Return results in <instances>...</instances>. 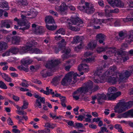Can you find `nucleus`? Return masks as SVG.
I'll return each mask as SVG.
<instances>
[{"label": "nucleus", "mask_w": 133, "mask_h": 133, "mask_svg": "<svg viewBox=\"0 0 133 133\" xmlns=\"http://www.w3.org/2000/svg\"><path fill=\"white\" fill-rule=\"evenodd\" d=\"M104 72L102 69H98L94 73V76H95V78H97V79H95L94 82L96 83H102L105 80L109 83L114 84L118 81H122L119 76L118 75L119 73L115 75H112V76H111L105 74L104 76V75H103Z\"/></svg>", "instance_id": "nucleus-1"}, {"label": "nucleus", "mask_w": 133, "mask_h": 133, "mask_svg": "<svg viewBox=\"0 0 133 133\" xmlns=\"http://www.w3.org/2000/svg\"><path fill=\"white\" fill-rule=\"evenodd\" d=\"M92 87V82L90 81H88L84 84L82 87L79 88L74 92L72 94L73 98L76 100H78L82 93L85 94L91 91Z\"/></svg>", "instance_id": "nucleus-2"}, {"label": "nucleus", "mask_w": 133, "mask_h": 133, "mask_svg": "<svg viewBox=\"0 0 133 133\" xmlns=\"http://www.w3.org/2000/svg\"><path fill=\"white\" fill-rule=\"evenodd\" d=\"M35 11L33 8H31L30 9L29 11H22L21 14L22 19L15 18L14 19V21L16 22L18 25H29V23L25 18H26V16H30L32 15L33 17L34 18L37 14V13Z\"/></svg>", "instance_id": "nucleus-3"}, {"label": "nucleus", "mask_w": 133, "mask_h": 133, "mask_svg": "<svg viewBox=\"0 0 133 133\" xmlns=\"http://www.w3.org/2000/svg\"><path fill=\"white\" fill-rule=\"evenodd\" d=\"M133 105V101L128 102H121L118 103L114 108L115 112L120 113L130 108Z\"/></svg>", "instance_id": "nucleus-4"}, {"label": "nucleus", "mask_w": 133, "mask_h": 133, "mask_svg": "<svg viewBox=\"0 0 133 133\" xmlns=\"http://www.w3.org/2000/svg\"><path fill=\"white\" fill-rule=\"evenodd\" d=\"M78 15L76 13L72 15L70 19H67V22L69 25H79L83 23V21L79 18Z\"/></svg>", "instance_id": "nucleus-5"}, {"label": "nucleus", "mask_w": 133, "mask_h": 133, "mask_svg": "<svg viewBox=\"0 0 133 133\" xmlns=\"http://www.w3.org/2000/svg\"><path fill=\"white\" fill-rule=\"evenodd\" d=\"M68 7L71 10L74 11L76 9L74 6L72 5L68 6L64 3H62L61 5L59 6L56 5L55 8L56 11L60 12L62 15H64L66 14L65 11L67 9Z\"/></svg>", "instance_id": "nucleus-6"}, {"label": "nucleus", "mask_w": 133, "mask_h": 133, "mask_svg": "<svg viewBox=\"0 0 133 133\" xmlns=\"http://www.w3.org/2000/svg\"><path fill=\"white\" fill-rule=\"evenodd\" d=\"M60 63V61L58 59L51 60L49 61L45 65V67L51 69V72H55V66Z\"/></svg>", "instance_id": "nucleus-7"}, {"label": "nucleus", "mask_w": 133, "mask_h": 133, "mask_svg": "<svg viewBox=\"0 0 133 133\" xmlns=\"http://www.w3.org/2000/svg\"><path fill=\"white\" fill-rule=\"evenodd\" d=\"M73 74L72 72H69L66 74L61 81L62 84L64 86H66L71 83Z\"/></svg>", "instance_id": "nucleus-8"}, {"label": "nucleus", "mask_w": 133, "mask_h": 133, "mask_svg": "<svg viewBox=\"0 0 133 133\" xmlns=\"http://www.w3.org/2000/svg\"><path fill=\"white\" fill-rule=\"evenodd\" d=\"M133 72V66H131V70L130 71L126 70L125 72L123 74L121 73H119L118 75L119 76V78L122 81L124 79H126L127 78L130 76L131 74Z\"/></svg>", "instance_id": "nucleus-9"}, {"label": "nucleus", "mask_w": 133, "mask_h": 133, "mask_svg": "<svg viewBox=\"0 0 133 133\" xmlns=\"http://www.w3.org/2000/svg\"><path fill=\"white\" fill-rule=\"evenodd\" d=\"M112 19V18L102 19H94L91 21V23L92 25L94 24H101L103 23H106L108 21H111Z\"/></svg>", "instance_id": "nucleus-10"}, {"label": "nucleus", "mask_w": 133, "mask_h": 133, "mask_svg": "<svg viewBox=\"0 0 133 133\" xmlns=\"http://www.w3.org/2000/svg\"><path fill=\"white\" fill-rule=\"evenodd\" d=\"M85 12L88 14H91L94 13L95 10L92 4L86 2L85 3Z\"/></svg>", "instance_id": "nucleus-11"}, {"label": "nucleus", "mask_w": 133, "mask_h": 133, "mask_svg": "<svg viewBox=\"0 0 133 133\" xmlns=\"http://www.w3.org/2000/svg\"><path fill=\"white\" fill-rule=\"evenodd\" d=\"M37 44V43L35 41H33L31 42V43H30L29 44V45L28 44L27 45L23 47L21 49V51L23 53L26 52L32 49L31 47L32 46Z\"/></svg>", "instance_id": "nucleus-12"}, {"label": "nucleus", "mask_w": 133, "mask_h": 133, "mask_svg": "<svg viewBox=\"0 0 133 133\" xmlns=\"http://www.w3.org/2000/svg\"><path fill=\"white\" fill-rule=\"evenodd\" d=\"M109 6H105V16L107 17H109L111 16V13H117L119 12V10L117 8H115L113 10H111L107 9V8H109Z\"/></svg>", "instance_id": "nucleus-13"}, {"label": "nucleus", "mask_w": 133, "mask_h": 133, "mask_svg": "<svg viewBox=\"0 0 133 133\" xmlns=\"http://www.w3.org/2000/svg\"><path fill=\"white\" fill-rule=\"evenodd\" d=\"M32 30L36 34H41L44 32V30L42 26L39 25H32Z\"/></svg>", "instance_id": "nucleus-14"}, {"label": "nucleus", "mask_w": 133, "mask_h": 133, "mask_svg": "<svg viewBox=\"0 0 133 133\" xmlns=\"http://www.w3.org/2000/svg\"><path fill=\"white\" fill-rule=\"evenodd\" d=\"M64 50H63V53L64 54L62 55L61 56L62 59L63 60L67 59L69 57V55L70 53L71 50L69 48L63 47Z\"/></svg>", "instance_id": "nucleus-15"}, {"label": "nucleus", "mask_w": 133, "mask_h": 133, "mask_svg": "<svg viewBox=\"0 0 133 133\" xmlns=\"http://www.w3.org/2000/svg\"><path fill=\"white\" fill-rule=\"evenodd\" d=\"M121 94L120 92H118L116 93H107V97L109 100H114L120 95Z\"/></svg>", "instance_id": "nucleus-16"}, {"label": "nucleus", "mask_w": 133, "mask_h": 133, "mask_svg": "<svg viewBox=\"0 0 133 133\" xmlns=\"http://www.w3.org/2000/svg\"><path fill=\"white\" fill-rule=\"evenodd\" d=\"M117 68L115 66H113L110 67L109 69L108 70L105 72V74L107 75H115L116 73H120L119 72H117Z\"/></svg>", "instance_id": "nucleus-17"}, {"label": "nucleus", "mask_w": 133, "mask_h": 133, "mask_svg": "<svg viewBox=\"0 0 133 133\" xmlns=\"http://www.w3.org/2000/svg\"><path fill=\"white\" fill-rule=\"evenodd\" d=\"M78 69L79 71H83L86 72H88L89 70V66L85 64H82L79 65Z\"/></svg>", "instance_id": "nucleus-18"}, {"label": "nucleus", "mask_w": 133, "mask_h": 133, "mask_svg": "<svg viewBox=\"0 0 133 133\" xmlns=\"http://www.w3.org/2000/svg\"><path fill=\"white\" fill-rule=\"evenodd\" d=\"M106 36L102 34H100L97 35L96 38L97 39L99 40L98 42L100 43H103V45L105 44L104 41L106 38Z\"/></svg>", "instance_id": "nucleus-19"}, {"label": "nucleus", "mask_w": 133, "mask_h": 133, "mask_svg": "<svg viewBox=\"0 0 133 133\" xmlns=\"http://www.w3.org/2000/svg\"><path fill=\"white\" fill-rule=\"evenodd\" d=\"M97 101L99 104L103 103L104 100L107 98L106 96L104 94H98L97 95Z\"/></svg>", "instance_id": "nucleus-20"}, {"label": "nucleus", "mask_w": 133, "mask_h": 133, "mask_svg": "<svg viewBox=\"0 0 133 133\" xmlns=\"http://www.w3.org/2000/svg\"><path fill=\"white\" fill-rule=\"evenodd\" d=\"M0 7L4 9L5 10H8L9 9L8 3L5 1H0Z\"/></svg>", "instance_id": "nucleus-21"}, {"label": "nucleus", "mask_w": 133, "mask_h": 133, "mask_svg": "<svg viewBox=\"0 0 133 133\" xmlns=\"http://www.w3.org/2000/svg\"><path fill=\"white\" fill-rule=\"evenodd\" d=\"M32 62V59L28 58H23L21 61V64L23 65L24 66H26L30 64Z\"/></svg>", "instance_id": "nucleus-22"}, {"label": "nucleus", "mask_w": 133, "mask_h": 133, "mask_svg": "<svg viewBox=\"0 0 133 133\" xmlns=\"http://www.w3.org/2000/svg\"><path fill=\"white\" fill-rule=\"evenodd\" d=\"M122 117L124 118L133 117V109H131L122 115Z\"/></svg>", "instance_id": "nucleus-23"}, {"label": "nucleus", "mask_w": 133, "mask_h": 133, "mask_svg": "<svg viewBox=\"0 0 133 133\" xmlns=\"http://www.w3.org/2000/svg\"><path fill=\"white\" fill-rule=\"evenodd\" d=\"M45 21L46 23L49 24H54L55 23V21L52 17L51 16H49L45 18Z\"/></svg>", "instance_id": "nucleus-24"}, {"label": "nucleus", "mask_w": 133, "mask_h": 133, "mask_svg": "<svg viewBox=\"0 0 133 133\" xmlns=\"http://www.w3.org/2000/svg\"><path fill=\"white\" fill-rule=\"evenodd\" d=\"M97 43L95 40L91 41L88 44V48L91 50L94 49L96 46Z\"/></svg>", "instance_id": "nucleus-25"}, {"label": "nucleus", "mask_w": 133, "mask_h": 133, "mask_svg": "<svg viewBox=\"0 0 133 133\" xmlns=\"http://www.w3.org/2000/svg\"><path fill=\"white\" fill-rule=\"evenodd\" d=\"M30 25H15L14 28L24 31L28 29L30 27Z\"/></svg>", "instance_id": "nucleus-26"}, {"label": "nucleus", "mask_w": 133, "mask_h": 133, "mask_svg": "<svg viewBox=\"0 0 133 133\" xmlns=\"http://www.w3.org/2000/svg\"><path fill=\"white\" fill-rule=\"evenodd\" d=\"M0 75H1L2 78L5 81L8 82H11V79L6 74L2 73L0 71Z\"/></svg>", "instance_id": "nucleus-27"}, {"label": "nucleus", "mask_w": 133, "mask_h": 133, "mask_svg": "<svg viewBox=\"0 0 133 133\" xmlns=\"http://www.w3.org/2000/svg\"><path fill=\"white\" fill-rule=\"evenodd\" d=\"M41 74L44 77H46L48 76H50L52 75L51 73L48 71L46 69L42 71L41 72Z\"/></svg>", "instance_id": "nucleus-28"}, {"label": "nucleus", "mask_w": 133, "mask_h": 133, "mask_svg": "<svg viewBox=\"0 0 133 133\" xmlns=\"http://www.w3.org/2000/svg\"><path fill=\"white\" fill-rule=\"evenodd\" d=\"M20 41V38L19 37L14 36L12 38V43L16 45H18Z\"/></svg>", "instance_id": "nucleus-29"}, {"label": "nucleus", "mask_w": 133, "mask_h": 133, "mask_svg": "<svg viewBox=\"0 0 133 133\" xmlns=\"http://www.w3.org/2000/svg\"><path fill=\"white\" fill-rule=\"evenodd\" d=\"M82 40V37L78 36H76L73 38V41L71 42L72 44L78 43Z\"/></svg>", "instance_id": "nucleus-30"}, {"label": "nucleus", "mask_w": 133, "mask_h": 133, "mask_svg": "<svg viewBox=\"0 0 133 133\" xmlns=\"http://www.w3.org/2000/svg\"><path fill=\"white\" fill-rule=\"evenodd\" d=\"M108 51L107 52V54H109L110 55H111L112 54L114 53H116V49L115 48H108L107 49Z\"/></svg>", "instance_id": "nucleus-31"}, {"label": "nucleus", "mask_w": 133, "mask_h": 133, "mask_svg": "<svg viewBox=\"0 0 133 133\" xmlns=\"http://www.w3.org/2000/svg\"><path fill=\"white\" fill-rule=\"evenodd\" d=\"M126 41L130 43L133 41V31H132L126 37Z\"/></svg>", "instance_id": "nucleus-32"}, {"label": "nucleus", "mask_w": 133, "mask_h": 133, "mask_svg": "<svg viewBox=\"0 0 133 133\" xmlns=\"http://www.w3.org/2000/svg\"><path fill=\"white\" fill-rule=\"evenodd\" d=\"M13 21L10 19L2 20L1 21V25H10L13 23Z\"/></svg>", "instance_id": "nucleus-33"}, {"label": "nucleus", "mask_w": 133, "mask_h": 133, "mask_svg": "<svg viewBox=\"0 0 133 133\" xmlns=\"http://www.w3.org/2000/svg\"><path fill=\"white\" fill-rule=\"evenodd\" d=\"M18 5L21 6H26L28 4V2L26 0H18L17 1Z\"/></svg>", "instance_id": "nucleus-34"}, {"label": "nucleus", "mask_w": 133, "mask_h": 133, "mask_svg": "<svg viewBox=\"0 0 133 133\" xmlns=\"http://www.w3.org/2000/svg\"><path fill=\"white\" fill-rule=\"evenodd\" d=\"M23 65L21 64L20 65L18 66L17 68L20 70H23L26 72H27L29 70V69L27 66H24Z\"/></svg>", "instance_id": "nucleus-35"}, {"label": "nucleus", "mask_w": 133, "mask_h": 133, "mask_svg": "<svg viewBox=\"0 0 133 133\" xmlns=\"http://www.w3.org/2000/svg\"><path fill=\"white\" fill-rule=\"evenodd\" d=\"M78 26H75L72 25H68V28L72 31H79L80 30V28L78 27Z\"/></svg>", "instance_id": "nucleus-36"}, {"label": "nucleus", "mask_w": 133, "mask_h": 133, "mask_svg": "<svg viewBox=\"0 0 133 133\" xmlns=\"http://www.w3.org/2000/svg\"><path fill=\"white\" fill-rule=\"evenodd\" d=\"M60 99H61V104L62 105L63 107H66V105L65 104L66 102V101L65 97L62 96H61L60 97Z\"/></svg>", "instance_id": "nucleus-37"}, {"label": "nucleus", "mask_w": 133, "mask_h": 133, "mask_svg": "<svg viewBox=\"0 0 133 133\" xmlns=\"http://www.w3.org/2000/svg\"><path fill=\"white\" fill-rule=\"evenodd\" d=\"M34 96L35 98H37V99H39V100H40L41 103L43 104L45 103V99L44 97H41L39 96L37 94H35Z\"/></svg>", "instance_id": "nucleus-38"}, {"label": "nucleus", "mask_w": 133, "mask_h": 133, "mask_svg": "<svg viewBox=\"0 0 133 133\" xmlns=\"http://www.w3.org/2000/svg\"><path fill=\"white\" fill-rule=\"evenodd\" d=\"M114 127L116 129L118 130V132H121V133H124L123 131L121 126L118 124H116L115 125Z\"/></svg>", "instance_id": "nucleus-39"}, {"label": "nucleus", "mask_w": 133, "mask_h": 133, "mask_svg": "<svg viewBox=\"0 0 133 133\" xmlns=\"http://www.w3.org/2000/svg\"><path fill=\"white\" fill-rule=\"evenodd\" d=\"M108 3L114 7H116L117 0H108Z\"/></svg>", "instance_id": "nucleus-40"}, {"label": "nucleus", "mask_w": 133, "mask_h": 133, "mask_svg": "<svg viewBox=\"0 0 133 133\" xmlns=\"http://www.w3.org/2000/svg\"><path fill=\"white\" fill-rule=\"evenodd\" d=\"M7 47L6 43L4 42H0V51L2 49H5Z\"/></svg>", "instance_id": "nucleus-41"}, {"label": "nucleus", "mask_w": 133, "mask_h": 133, "mask_svg": "<svg viewBox=\"0 0 133 133\" xmlns=\"http://www.w3.org/2000/svg\"><path fill=\"white\" fill-rule=\"evenodd\" d=\"M116 7L123 8L124 5L123 2L120 0H117Z\"/></svg>", "instance_id": "nucleus-42"}, {"label": "nucleus", "mask_w": 133, "mask_h": 133, "mask_svg": "<svg viewBox=\"0 0 133 133\" xmlns=\"http://www.w3.org/2000/svg\"><path fill=\"white\" fill-rule=\"evenodd\" d=\"M35 103V104L34 105V106L35 108L38 107L39 108H42L41 102H39V99H36Z\"/></svg>", "instance_id": "nucleus-43"}, {"label": "nucleus", "mask_w": 133, "mask_h": 133, "mask_svg": "<svg viewBox=\"0 0 133 133\" xmlns=\"http://www.w3.org/2000/svg\"><path fill=\"white\" fill-rule=\"evenodd\" d=\"M66 44V42H65L64 39H62L60 42L59 43V46L60 48H61L63 47H64Z\"/></svg>", "instance_id": "nucleus-44"}, {"label": "nucleus", "mask_w": 133, "mask_h": 133, "mask_svg": "<svg viewBox=\"0 0 133 133\" xmlns=\"http://www.w3.org/2000/svg\"><path fill=\"white\" fill-rule=\"evenodd\" d=\"M119 36L120 37V39L121 40H122L125 38L126 36V34L125 32H124L122 31H121L119 33Z\"/></svg>", "instance_id": "nucleus-45"}, {"label": "nucleus", "mask_w": 133, "mask_h": 133, "mask_svg": "<svg viewBox=\"0 0 133 133\" xmlns=\"http://www.w3.org/2000/svg\"><path fill=\"white\" fill-rule=\"evenodd\" d=\"M108 48V47H106L105 48H102V47H99L98 48L97 50V51L99 53H100L105 51L107 48Z\"/></svg>", "instance_id": "nucleus-46"}, {"label": "nucleus", "mask_w": 133, "mask_h": 133, "mask_svg": "<svg viewBox=\"0 0 133 133\" xmlns=\"http://www.w3.org/2000/svg\"><path fill=\"white\" fill-rule=\"evenodd\" d=\"M61 34L62 35H64L65 34V30L64 29L62 28H60L55 33V34Z\"/></svg>", "instance_id": "nucleus-47"}, {"label": "nucleus", "mask_w": 133, "mask_h": 133, "mask_svg": "<svg viewBox=\"0 0 133 133\" xmlns=\"http://www.w3.org/2000/svg\"><path fill=\"white\" fill-rule=\"evenodd\" d=\"M46 26L48 29L51 31L55 30L57 28L56 25H46Z\"/></svg>", "instance_id": "nucleus-48"}, {"label": "nucleus", "mask_w": 133, "mask_h": 133, "mask_svg": "<svg viewBox=\"0 0 133 133\" xmlns=\"http://www.w3.org/2000/svg\"><path fill=\"white\" fill-rule=\"evenodd\" d=\"M86 116L87 117V118H85V119L84 121L88 122H91V118L92 117L91 115H90L87 114Z\"/></svg>", "instance_id": "nucleus-49"}, {"label": "nucleus", "mask_w": 133, "mask_h": 133, "mask_svg": "<svg viewBox=\"0 0 133 133\" xmlns=\"http://www.w3.org/2000/svg\"><path fill=\"white\" fill-rule=\"evenodd\" d=\"M60 79L59 77H54L52 79V82L54 84H57L59 81Z\"/></svg>", "instance_id": "nucleus-50"}, {"label": "nucleus", "mask_w": 133, "mask_h": 133, "mask_svg": "<svg viewBox=\"0 0 133 133\" xmlns=\"http://www.w3.org/2000/svg\"><path fill=\"white\" fill-rule=\"evenodd\" d=\"M10 50L11 53L14 54H16L19 51V49L17 48H14Z\"/></svg>", "instance_id": "nucleus-51"}, {"label": "nucleus", "mask_w": 133, "mask_h": 133, "mask_svg": "<svg viewBox=\"0 0 133 133\" xmlns=\"http://www.w3.org/2000/svg\"><path fill=\"white\" fill-rule=\"evenodd\" d=\"M0 88L3 89H6L8 88L5 84L2 81H0Z\"/></svg>", "instance_id": "nucleus-52"}, {"label": "nucleus", "mask_w": 133, "mask_h": 133, "mask_svg": "<svg viewBox=\"0 0 133 133\" xmlns=\"http://www.w3.org/2000/svg\"><path fill=\"white\" fill-rule=\"evenodd\" d=\"M116 91V89L115 87H110L108 89V93H114Z\"/></svg>", "instance_id": "nucleus-53"}, {"label": "nucleus", "mask_w": 133, "mask_h": 133, "mask_svg": "<svg viewBox=\"0 0 133 133\" xmlns=\"http://www.w3.org/2000/svg\"><path fill=\"white\" fill-rule=\"evenodd\" d=\"M28 103L26 101L24 100L23 101V105L21 108L22 109H24L28 108Z\"/></svg>", "instance_id": "nucleus-54"}, {"label": "nucleus", "mask_w": 133, "mask_h": 133, "mask_svg": "<svg viewBox=\"0 0 133 133\" xmlns=\"http://www.w3.org/2000/svg\"><path fill=\"white\" fill-rule=\"evenodd\" d=\"M72 72L73 73V75L72 76V77H73V79L74 80V81H73L72 82H71V84H74L75 83V82H76L77 79H76V77L77 76H81L80 75H78V74H76V75L75 74H74V72Z\"/></svg>", "instance_id": "nucleus-55"}, {"label": "nucleus", "mask_w": 133, "mask_h": 133, "mask_svg": "<svg viewBox=\"0 0 133 133\" xmlns=\"http://www.w3.org/2000/svg\"><path fill=\"white\" fill-rule=\"evenodd\" d=\"M122 19L124 22H126L133 20V18H131L127 17L126 18H122Z\"/></svg>", "instance_id": "nucleus-56"}, {"label": "nucleus", "mask_w": 133, "mask_h": 133, "mask_svg": "<svg viewBox=\"0 0 133 133\" xmlns=\"http://www.w3.org/2000/svg\"><path fill=\"white\" fill-rule=\"evenodd\" d=\"M32 50L33 51V52L36 54H41L42 52V51L37 48L32 49Z\"/></svg>", "instance_id": "nucleus-57"}, {"label": "nucleus", "mask_w": 133, "mask_h": 133, "mask_svg": "<svg viewBox=\"0 0 133 133\" xmlns=\"http://www.w3.org/2000/svg\"><path fill=\"white\" fill-rule=\"evenodd\" d=\"M128 6L131 8L133 7V0H128L127 1Z\"/></svg>", "instance_id": "nucleus-58"}, {"label": "nucleus", "mask_w": 133, "mask_h": 133, "mask_svg": "<svg viewBox=\"0 0 133 133\" xmlns=\"http://www.w3.org/2000/svg\"><path fill=\"white\" fill-rule=\"evenodd\" d=\"M94 57L91 58H87L84 60V61H86L87 62L89 63L94 61Z\"/></svg>", "instance_id": "nucleus-59"}, {"label": "nucleus", "mask_w": 133, "mask_h": 133, "mask_svg": "<svg viewBox=\"0 0 133 133\" xmlns=\"http://www.w3.org/2000/svg\"><path fill=\"white\" fill-rule=\"evenodd\" d=\"M51 3L58 5L59 4V0H48Z\"/></svg>", "instance_id": "nucleus-60"}, {"label": "nucleus", "mask_w": 133, "mask_h": 133, "mask_svg": "<svg viewBox=\"0 0 133 133\" xmlns=\"http://www.w3.org/2000/svg\"><path fill=\"white\" fill-rule=\"evenodd\" d=\"M75 126L74 127L76 128H81L83 127V124L81 123H75Z\"/></svg>", "instance_id": "nucleus-61"}, {"label": "nucleus", "mask_w": 133, "mask_h": 133, "mask_svg": "<svg viewBox=\"0 0 133 133\" xmlns=\"http://www.w3.org/2000/svg\"><path fill=\"white\" fill-rule=\"evenodd\" d=\"M100 131L104 133V132H109V131L107 130V128L105 127H101L100 128Z\"/></svg>", "instance_id": "nucleus-62"}, {"label": "nucleus", "mask_w": 133, "mask_h": 133, "mask_svg": "<svg viewBox=\"0 0 133 133\" xmlns=\"http://www.w3.org/2000/svg\"><path fill=\"white\" fill-rule=\"evenodd\" d=\"M10 53L11 52H10V49L9 51H8L5 52L3 53L2 54V55L3 57L9 56L10 55Z\"/></svg>", "instance_id": "nucleus-63"}, {"label": "nucleus", "mask_w": 133, "mask_h": 133, "mask_svg": "<svg viewBox=\"0 0 133 133\" xmlns=\"http://www.w3.org/2000/svg\"><path fill=\"white\" fill-rule=\"evenodd\" d=\"M77 8L81 11H85V6H79L77 7Z\"/></svg>", "instance_id": "nucleus-64"}]
</instances>
